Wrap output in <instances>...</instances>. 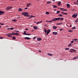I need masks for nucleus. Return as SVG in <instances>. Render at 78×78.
<instances>
[{"mask_svg":"<svg viewBox=\"0 0 78 78\" xmlns=\"http://www.w3.org/2000/svg\"><path fill=\"white\" fill-rule=\"evenodd\" d=\"M22 15H23L24 16H26L27 17H30V16L29 14V13L27 12H22Z\"/></svg>","mask_w":78,"mask_h":78,"instance_id":"obj_1","label":"nucleus"},{"mask_svg":"<svg viewBox=\"0 0 78 78\" xmlns=\"http://www.w3.org/2000/svg\"><path fill=\"white\" fill-rule=\"evenodd\" d=\"M70 52L71 53H75L76 52V50L74 49H70Z\"/></svg>","mask_w":78,"mask_h":78,"instance_id":"obj_2","label":"nucleus"},{"mask_svg":"<svg viewBox=\"0 0 78 78\" xmlns=\"http://www.w3.org/2000/svg\"><path fill=\"white\" fill-rule=\"evenodd\" d=\"M60 20V18L58 17V18H55L54 19H53V20H52V21H53V22H54L55 21L58 20Z\"/></svg>","mask_w":78,"mask_h":78,"instance_id":"obj_3","label":"nucleus"},{"mask_svg":"<svg viewBox=\"0 0 78 78\" xmlns=\"http://www.w3.org/2000/svg\"><path fill=\"white\" fill-rule=\"evenodd\" d=\"M12 9V7H7V8H6V10H10V9Z\"/></svg>","mask_w":78,"mask_h":78,"instance_id":"obj_4","label":"nucleus"},{"mask_svg":"<svg viewBox=\"0 0 78 78\" xmlns=\"http://www.w3.org/2000/svg\"><path fill=\"white\" fill-rule=\"evenodd\" d=\"M77 16H78V14H73V15L72 17H74V18H76Z\"/></svg>","mask_w":78,"mask_h":78,"instance_id":"obj_5","label":"nucleus"},{"mask_svg":"<svg viewBox=\"0 0 78 78\" xmlns=\"http://www.w3.org/2000/svg\"><path fill=\"white\" fill-rule=\"evenodd\" d=\"M33 28H34V30H37V27L33 26Z\"/></svg>","mask_w":78,"mask_h":78,"instance_id":"obj_6","label":"nucleus"},{"mask_svg":"<svg viewBox=\"0 0 78 78\" xmlns=\"http://www.w3.org/2000/svg\"><path fill=\"white\" fill-rule=\"evenodd\" d=\"M67 8H70V5L69 4H67Z\"/></svg>","mask_w":78,"mask_h":78,"instance_id":"obj_7","label":"nucleus"},{"mask_svg":"<svg viewBox=\"0 0 78 78\" xmlns=\"http://www.w3.org/2000/svg\"><path fill=\"white\" fill-rule=\"evenodd\" d=\"M37 41H39L41 40V38H37Z\"/></svg>","mask_w":78,"mask_h":78,"instance_id":"obj_8","label":"nucleus"},{"mask_svg":"<svg viewBox=\"0 0 78 78\" xmlns=\"http://www.w3.org/2000/svg\"><path fill=\"white\" fill-rule=\"evenodd\" d=\"M0 13L2 14H3L5 13V12L1 11H0Z\"/></svg>","mask_w":78,"mask_h":78,"instance_id":"obj_9","label":"nucleus"},{"mask_svg":"<svg viewBox=\"0 0 78 78\" xmlns=\"http://www.w3.org/2000/svg\"><path fill=\"white\" fill-rule=\"evenodd\" d=\"M24 39H26L27 40H29V39H31V38H30L28 37H24Z\"/></svg>","mask_w":78,"mask_h":78,"instance_id":"obj_10","label":"nucleus"},{"mask_svg":"<svg viewBox=\"0 0 78 78\" xmlns=\"http://www.w3.org/2000/svg\"><path fill=\"white\" fill-rule=\"evenodd\" d=\"M57 28V27L56 26H53V29H55V30L56 29V28Z\"/></svg>","mask_w":78,"mask_h":78,"instance_id":"obj_11","label":"nucleus"},{"mask_svg":"<svg viewBox=\"0 0 78 78\" xmlns=\"http://www.w3.org/2000/svg\"><path fill=\"white\" fill-rule=\"evenodd\" d=\"M52 6H53V8H57V6L56 5H52Z\"/></svg>","mask_w":78,"mask_h":78,"instance_id":"obj_12","label":"nucleus"},{"mask_svg":"<svg viewBox=\"0 0 78 78\" xmlns=\"http://www.w3.org/2000/svg\"><path fill=\"white\" fill-rule=\"evenodd\" d=\"M8 30H14V29L13 27H11L10 28H8L7 29Z\"/></svg>","mask_w":78,"mask_h":78,"instance_id":"obj_13","label":"nucleus"},{"mask_svg":"<svg viewBox=\"0 0 78 78\" xmlns=\"http://www.w3.org/2000/svg\"><path fill=\"white\" fill-rule=\"evenodd\" d=\"M57 34V33L56 32H53V34H54L55 35H56Z\"/></svg>","mask_w":78,"mask_h":78,"instance_id":"obj_14","label":"nucleus"},{"mask_svg":"<svg viewBox=\"0 0 78 78\" xmlns=\"http://www.w3.org/2000/svg\"><path fill=\"white\" fill-rule=\"evenodd\" d=\"M24 34V35H28V36L31 35V34Z\"/></svg>","mask_w":78,"mask_h":78,"instance_id":"obj_15","label":"nucleus"},{"mask_svg":"<svg viewBox=\"0 0 78 78\" xmlns=\"http://www.w3.org/2000/svg\"><path fill=\"white\" fill-rule=\"evenodd\" d=\"M18 10L19 11H23V9H21L20 8H19Z\"/></svg>","mask_w":78,"mask_h":78,"instance_id":"obj_16","label":"nucleus"},{"mask_svg":"<svg viewBox=\"0 0 78 78\" xmlns=\"http://www.w3.org/2000/svg\"><path fill=\"white\" fill-rule=\"evenodd\" d=\"M48 55L50 56H52V55H53L52 54H50V53H48Z\"/></svg>","mask_w":78,"mask_h":78,"instance_id":"obj_17","label":"nucleus"},{"mask_svg":"<svg viewBox=\"0 0 78 78\" xmlns=\"http://www.w3.org/2000/svg\"><path fill=\"white\" fill-rule=\"evenodd\" d=\"M60 10H61L62 11H63V10H65V9L64 8H60Z\"/></svg>","mask_w":78,"mask_h":78,"instance_id":"obj_18","label":"nucleus"},{"mask_svg":"<svg viewBox=\"0 0 78 78\" xmlns=\"http://www.w3.org/2000/svg\"><path fill=\"white\" fill-rule=\"evenodd\" d=\"M57 4L58 5V6H60V2L57 3Z\"/></svg>","mask_w":78,"mask_h":78,"instance_id":"obj_19","label":"nucleus"},{"mask_svg":"<svg viewBox=\"0 0 78 78\" xmlns=\"http://www.w3.org/2000/svg\"><path fill=\"white\" fill-rule=\"evenodd\" d=\"M64 20V18H63L62 17V18H60V20Z\"/></svg>","mask_w":78,"mask_h":78,"instance_id":"obj_20","label":"nucleus"},{"mask_svg":"<svg viewBox=\"0 0 78 78\" xmlns=\"http://www.w3.org/2000/svg\"><path fill=\"white\" fill-rule=\"evenodd\" d=\"M65 50H69L70 49H69V48H65Z\"/></svg>","mask_w":78,"mask_h":78,"instance_id":"obj_21","label":"nucleus"},{"mask_svg":"<svg viewBox=\"0 0 78 78\" xmlns=\"http://www.w3.org/2000/svg\"><path fill=\"white\" fill-rule=\"evenodd\" d=\"M73 30H68V32H69V33L73 32Z\"/></svg>","mask_w":78,"mask_h":78,"instance_id":"obj_22","label":"nucleus"},{"mask_svg":"<svg viewBox=\"0 0 78 78\" xmlns=\"http://www.w3.org/2000/svg\"><path fill=\"white\" fill-rule=\"evenodd\" d=\"M71 46V44L70 43V44L68 45V47H70Z\"/></svg>","mask_w":78,"mask_h":78,"instance_id":"obj_23","label":"nucleus"},{"mask_svg":"<svg viewBox=\"0 0 78 78\" xmlns=\"http://www.w3.org/2000/svg\"><path fill=\"white\" fill-rule=\"evenodd\" d=\"M44 31H45V34H46V30L45 28H44Z\"/></svg>","mask_w":78,"mask_h":78,"instance_id":"obj_24","label":"nucleus"},{"mask_svg":"<svg viewBox=\"0 0 78 78\" xmlns=\"http://www.w3.org/2000/svg\"><path fill=\"white\" fill-rule=\"evenodd\" d=\"M62 14H63V15H67V13H66L65 12L63 13Z\"/></svg>","mask_w":78,"mask_h":78,"instance_id":"obj_25","label":"nucleus"},{"mask_svg":"<svg viewBox=\"0 0 78 78\" xmlns=\"http://www.w3.org/2000/svg\"><path fill=\"white\" fill-rule=\"evenodd\" d=\"M56 12H57V13H56V14H58V13H59L60 12V11H57Z\"/></svg>","mask_w":78,"mask_h":78,"instance_id":"obj_26","label":"nucleus"},{"mask_svg":"<svg viewBox=\"0 0 78 78\" xmlns=\"http://www.w3.org/2000/svg\"><path fill=\"white\" fill-rule=\"evenodd\" d=\"M49 12H46V14H47V15H48L49 14Z\"/></svg>","mask_w":78,"mask_h":78,"instance_id":"obj_27","label":"nucleus"},{"mask_svg":"<svg viewBox=\"0 0 78 78\" xmlns=\"http://www.w3.org/2000/svg\"><path fill=\"white\" fill-rule=\"evenodd\" d=\"M31 4L29 3L28 4H27V6H28L30 5H31Z\"/></svg>","mask_w":78,"mask_h":78,"instance_id":"obj_28","label":"nucleus"},{"mask_svg":"<svg viewBox=\"0 0 78 78\" xmlns=\"http://www.w3.org/2000/svg\"><path fill=\"white\" fill-rule=\"evenodd\" d=\"M77 58H78L77 57H74V58H73V59H77Z\"/></svg>","mask_w":78,"mask_h":78,"instance_id":"obj_29","label":"nucleus"},{"mask_svg":"<svg viewBox=\"0 0 78 78\" xmlns=\"http://www.w3.org/2000/svg\"><path fill=\"white\" fill-rule=\"evenodd\" d=\"M12 21H13V22H16V21H17V20H13Z\"/></svg>","mask_w":78,"mask_h":78,"instance_id":"obj_30","label":"nucleus"},{"mask_svg":"<svg viewBox=\"0 0 78 78\" xmlns=\"http://www.w3.org/2000/svg\"><path fill=\"white\" fill-rule=\"evenodd\" d=\"M19 35V34L17 33H15V35Z\"/></svg>","mask_w":78,"mask_h":78,"instance_id":"obj_31","label":"nucleus"},{"mask_svg":"<svg viewBox=\"0 0 78 78\" xmlns=\"http://www.w3.org/2000/svg\"><path fill=\"white\" fill-rule=\"evenodd\" d=\"M73 42H74V41H71L70 43H71V44H73Z\"/></svg>","mask_w":78,"mask_h":78,"instance_id":"obj_32","label":"nucleus"},{"mask_svg":"<svg viewBox=\"0 0 78 78\" xmlns=\"http://www.w3.org/2000/svg\"><path fill=\"white\" fill-rule=\"evenodd\" d=\"M12 39H14V40H15V39H16V37H12Z\"/></svg>","mask_w":78,"mask_h":78,"instance_id":"obj_33","label":"nucleus"},{"mask_svg":"<svg viewBox=\"0 0 78 78\" xmlns=\"http://www.w3.org/2000/svg\"><path fill=\"white\" fill-rule=\"evenodd\" d=\"M61 24H62L61 23H58V24H57V25H60Z\"/></svg>","mask_w":78,"mask_h":78,"instance_id":"obj_34","label":"nucleus"},{"mask_svg":"<svg viewBox=\"0 0 78 78\" xmlns=\"http://www.w3.org/2000/svg\"><path fill=\"white\" fill-rule=\"evenodd\" d=\"M60 31H63V30H64V29H63V28L61 29H60Z\"/></svg>","mask_w":78,"mask_h":78,"instance_id":"obj_35","label":"nucleus"},{"mask_svg":"<svg viewBox=\"0 0 78 78\" xmlns=\"http://www.w3.org/2000/svg\"><path fill=\"white\" fill-rule=\"evenodd\" d=\"M12 35H15V33L14 32H12Z\"/></svg>","mask_w":78,"mask_h":78,"instance_id":"obj_36","label":"nucleus"},{"mask_svg":"<svg viewBox=\"0 0 78 78\" xmlns=\"http://www.w3.org/2000/svg\"><path fill=\"white\" fill-rule=\"evenodd\" d=\"M50 32H48V31L47 32V35H48V34Z\"/></svg>","mask_w":78,"mask_h":78,"instance_id":"obj_37","label":"nucleus"},{"mask_svg":"<svg viewBox=\"0 0 78 78\" xmlns=\"http://www.w3.org/2000/svg\"><path fill=\"white\" fill-rule=\"evenodd\" d=\"M53 21L52 20H50L49 21V23H51Z\"/></svg>","mask_w":78,"mask_h":78,"instance_id":"obj_38","label":"nucleus"},{"mask_svg":"<svg viewBox=\"0 0 78 78\" xmlns=\"http://www.w3.org/2000/svg\"><path fill=\"white\" fill-rule=\"evenodd\" d=\"M58 15L59 16H60V17L62 16V15H61V14H59Z\"/></svg>","mask_w":78,"mask_h":78,"instance_id":"obj_39","label":"nucleus"},{"mask_svg":"<svg viewBox=\"0 0 78 78\" xmlns=\"http://www.w3.org/2000/svg\"><path fill=\"white\" fill-rule=\"evenodd\" d=\"M76 29V27H73V28L72 29V30H73L74 29Z\"/></svg>","mask_w":78,"mask_h":78,"instance_id":"obj_40","label":"nucleus"},{"mask_svg":"<svg viewBox=\"0 0 78 78\" xmlns=\"http://www.w3.org/2000/svg\"><path fill=\"white\" fill-rule=\"evenodd\" d=\"M26 31H24V33H23V34L24 35V34H26Z\"/></svg>","mask_w":78,"mask_h":78,"instance_id":"obj_41","label":"nucleus"},{"mask_svg":"<svg viewBox=\"0 0 78 78\" xmlns=\"http://www.w3.org/2000/svg\"><path fill=\"white\" fill-rule=\"evenodd\" d=\"M51 3V2H48V3H47V4H49Z\"/></svg>","mask_w":78,"mask_h":78,"instance_id":"obj_42","label":"nucleus"},{"mask_svg":"<svg viewBox=\"0 0 78 78\" xmlns=\"http://www.w3.org/2000/svg\"><path fill=\"white\" fill-rule=\"evenodd\" d=\"M3 39V37H0V39Z\"/></svg>","mask_w":78,"mask_h":78,"instance_id":"obj_43","label":"nucleus"},{"mask_svg":"<svg viewBox=\"0 0 78 78\" xmlns=\"http://www.w3.org/2000/svg\"><path fill=\"white\" fill-rule=\"evenodd\" d=\"M35 38H36V37H33V40H34V39H35Z\"/></svg>","mask_w":78,"mask_h":78,"instance_id":"obj_44","label":"nucleus"},{"mask_svg":"<svg viewBox=\"0 0 78 78\" xmlns=\"http://www.w3.org/2000/svg\"><path fill=\"white\" fill-rule=\"evenodd\" d=\"M15 32H17V33H19V31L18 30H15Z\"/></svg>","mask_w":78,"mask_h":78,"instance_id":"obj_45","label":"nucleus"},{"mask_svg":"<svg viewBox=\"0 0 78 78\" xmlns=\"http://www.w3.org/2000/svg\"><path fill=\"white\" fill-rule=\"evenodd\" d=\"M47 32H51V30H50V29H48V30Z\"/></svg>","mask_w":78,"mask_h":78,"instance_id":"obj_46","label":"nucleus"},{"mask_svg":"<svg viewBox=\"0 0 78 78\" xmlns=\"http://www.w3.org/2000/svg\"><path fill=\"white\" fill-rule=\"evenodd\" d=\"M73 40L75 41H78V40L77 39H75Z\"/></svg>","mask_w":78,"mask_h":78,"instance_id":"obj_47","label":"nucleus"},{"mask_svg":"<svg viewBox=\"0 0 78 78\" xmlns=\"http://www.w3.org/2000/svg\"><path fill=\"white\" fill-rule=\"evenodd\" d=\"M10 34V35H12V34H11V33H9V34Z\"/></svg>","mask_w":78,"mask_h":78,"instance_id":"obj_48","label":"nucleus"},{"mask_svg":"<svg viewBox=\"0 0 78 78\" xmlns=\"http://www.w3.org/2000/svg\"><path fill=\"white\" fill-rule=\"evenodd\" d=\"M6 35H7V36H10V35H9V34H6Z\"/></svg>","mask_w":78,"mask_h":78,"instance_id":"obj_49","label":"nucleus"},{"mask_svg":"<svg viewBox=\"0 0 78 78\" xmlns=\"http://www.w3.org/2000/svg\"><path fill=\"white\" fill-rule=\"evenodd\" d=\"M62 11H67V10H66V9H65L64 10H62Z\"/></svg>","mask_w":78,"mask_h":78,"instance_id":"obj_50","label":"nucleus"},{"mask_svg":"<svg viewBox=\"0 0 78 78\" xmlns=\"http://www.w3.org/2000/svg\"><path fill=\"white\" fill-rule=\"evenodd\" d=\"M8 37H12V35H9V36H8Z\"/></svg>","mask_w":78,"mask_h":78,"instance_id":"obj_51","label":"nucleus"},{"mask_svg":"<svg viewBox=\"0 0 78 78\" xmlns=\"http://www.w3.org/2000/svg\"><path fill=\"white\" fill-rule=\"evenodd\" d=\"M0 24L1 25H4V23H1Z\"/></svg>","mask_w":78,"mask_h":78,"instance_id":"obj_52","label":"nucleus"},{"mask_svg":"<svg viewBox=\"0 0 78 78\" xmlns=\"http://www.w3.org/2000/svg\"><path fill=\"white\" fill-rule=\"evenodd\" d=\"M38 22L39 23H42V21H41V22Z\"/></svg>","mask_w":78,"mask_h":78,"instance_id":"obj_53","label":"nucleus"},{"mask_svg":"<svg viewBox=\"0 0 78 78\" xmlns=\"http://www.w3.org/2000/svg\"><path fill=\"white\" fill-rule=\"evenodd\" d=\"M39 23H40L38 22H37V25L39 24Z\"/></svg>","mask_w":78,"mask_h":78,"instance_id":"obj_54","label":"nucleus"},{"mask_svg":"<svg viewBox=\"0 0 78 78\" xmlns=\"http://www.w3.org/2000/svg\"><path fill=\"white\" fill-rule=\"evenodd\" d=\"M38 52H40V53L41 52V51H40V50H38Z\"/></svg>","mask_w":78,"mask_h":78,"instance_id":"obj_55","label":"nucleus"},{"mask_svg":"<svg viewBox=\"0 0 78 78\" xmlns=\"http://www.w3.org/2000/svg\"><path fill=\"white\" fill-rule=\"evenodd\" d=\"M77 3H76V2H75L74 3V4H77Z\"/></svg>","mask_w":78,"mask_h":78,"instance_id":"obj_56","label":"nucleus"},{"mask_svg":"<svg viewBox=\"0 0 78 78\" xmlns=\"http://www.w3.org/2000/svg\"><path fill=\"white\" fill-rule=\"evenodd\" d=\"M27 9H28V8H27V7H26V8H25V9H26V10H27Z\"/></svg>","mask_w":78,"mask_h":78,"instance_id":"obj_57","label":"nucleus"},{"mask_svg":"<svg viewBox=\"0 0 78 78\" xmlns=\"http://www.w3.org/2000/svg\"><path fill=\"white\" fill-rule=\"evenodd\" d=\"M33 17V15L31 16V17Z\"/></svg>","mask_w":78,"mask_h":78,"instance_id":"obj_58","label":"nucleus"},{"mask_svg":"<svg viewBox=\"0 0 78 78\" xmlns=\"http://www.w3.org/2000/svg\"><path fill=\"white\" fill-rule=\"evenodd\" d=\"M26 30H28V29L27 28H26Z\"/></svg>","mask_w":78,"mask_h":78,"instance_id":"obj_59","label":"nucleus"},{"mask_svg":"<svg viewBox=\"0 0 78 78\" xmlns=\"http://www.w3.org/2000/svg\"><path fill=\"white\" fill-rule=\"evenodd\" d=\"M76 21L78 22V20H76Z\"/></svg>","mask_w":78,"mask_h":78,"instance_id":"obj_60","label":"nucleus"},{"mask_svg":"<svg viewBox=\"0 0 78 78\" xmlns=\"http://www.w3.org/2000/svg\"><path fill=\"white\" fill-rule=\"evenodd\" d=\"M2 14H1V13H0V16L2 15Z\"/></svg>","mask_w":78,"mask_h":78,"instance_id":"obj_61","label":"nucleus"},{"mask_svg":"<svg viewBox=\"0 0 78 78\" xmlns=\"http://www.w3.org/2000/svg\"><path fill=\"white\" fill-rule=\"evenodd\" d=\"M46 22L48 23V22H49V21H47Z\"/></svg>","mask_w":78,"mask_h":78,"instance_id":"obj_62","label":"nucleus"},{"mask_svg":"<svg viewBox=\"0 0 78 78\" xmlns=\"http://www.w3.org/2000/svg\"><path fill=\"white\" fill-rule=\"evenodd\" d=\"M53 2H55V0H52Z\"/></svg>","mask_w":78,"mask_h":78,"instance_id":"obj_63","label":"nucleus"},{"mask_svg":"<svg viewBox=\"0 0 78 78\" xmlns=\"http://www.w3.org/2000/svg\"><path fill=\"white\" fill-rule=\"evenodd\" d=\"M76 2L78 3V0L76 1Z\"/></svg>","mask_w":78,"mask_h":78,"instance_id":"obj_64","label":"nucleus"}]
</instances>
